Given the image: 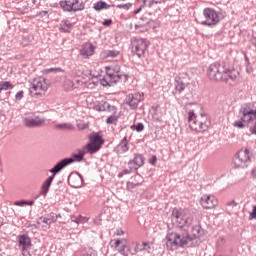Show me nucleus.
<instances>
[{"label":"nucleus","instance_id":"e433bc0d","mask_svg":"<svg viewBox=\"0 0 256 256\" xmlns=\"http://www.w3.org/2000/svg\"><path fill=\"white\" fill-rule=\"evenodd\" d=\"M111 109V105L108 102H104L103 105H95V111H105V109Z\"/></svg>","mask_w":256,"mask_h":256},{"label":"nucleus","instance_id":"20e7f679","mask_svg":"<svg viewBox=\"0 0 256 256\" xmlns=\"http://www.w3.org/2000/svg\"><path fill=\"white\" fill-rule=\"evenodd\" d=\"M172 219L180 228V233H182V231H187V229H191L193 216H191V212L189 210L183 208H174L172 211Z\"/></svg>","mask_w":256,"mask_h":256},{"label":"nucleus","instance_id":"6e6d98bb","mask_svg":"<svg viewBox=\"0 0 256 256\" xmlns=\"http://www.w3.org/2000/svg\"><path fill=\"white\" fill-rule=\"evenodd\" d=\"M227 205L237 207V203H235V201H230L227 203Z\"/></svg>","mask_w":256,"mask_h":256},{"label":"nucleus","instance_id":"ddd939ff","mask_svg":"<svg viewBox=\"0 0 256 256\" xmlns=\"http://www.w3.org/2000/svg\"><path fill=\"white\" fill-rule=\"evenodd\" d=\"M49 89V80L45 78H36L32 83V87L30 88V93L33 95H41L45 93Z\"/></svg>","mask_w":256,"mask_h":256},{"label":"nucleus","instance_id":"37998d69","mask_svg":"<svg viewBox=\"0 0 256 256\" xmlns=\"http://www.w3.org/2000/svg\"><path fill=\"white\" fill-rule=\"evenodd\" d=\"M77 127H78V129L83 131V130L89 128V124H87V123H85L83 121H79V122H77Z\"/></svg>","mask_w":256,"mask_h":256},{"label":"nucleus","instance_id":"c85d7f7f","mask_svg":"<svg viewBox=\"0 0 256 256\" xmlns=\"http://www.w3.org/2000/svg\"><path fill=\"white\" fill-rule=\"evenodd\" d=\"M134 29L136 33H147L149 29H151V26L149 25V22H138L135 24Z\"/></svg>","mask_w":256,"mask_h":256},{"label":"nucleus","instance_id":"052dcab7","mask_svg":"<svg viewBox=\"0 0 256 256\" xmlns=\"http://www.w3.org/2000/svg\"><path fill=\"white\" fill-rule=\"evenodd\" d=\"M4 223L3 220L0 219V227H3Z\"/></svg>","mask_w":256,"mask_h":256},{"label":"nucleus","instance_id":"09e8293b","mask_svg":"<svg viewBox=\"0 0 256 256\" xmlns=\"http://www.w3.org/2000/svg\"><path fill=\"white\" fill-rule=\"evenodd\" d=\"M250 133H252V135H256V122H254L253 126L250 127Z\"/></svg>","mask_w":256,"mask_h":256},{"label":"nucleus","instance_id":"393cba45","mask_svg":"<svg viewBox=\"0 0 256 256\" xmlns=\"http://www.w3.org/2000/svg\"><path fill=\"white\" fill-rule=\"evenodd\" d=\"M114 151L120 155L129 151V141L127 140V136L120 141V143L114 148Z\"/></svg>","mask_w":256,"mask_h":256},{"label":"nucleus","instance_id":"2eb2a0df","mask_svg":"<svg viewBox=\"0 0 256 256\" xmlns=\"http://www.w3.org/2000/svg\"><path fill=\"white\" fill-rule=\"evenodd\" d=\"M185 79H187V73H179L174 78V93H183L187 85L185 84Z\"/></svg>","mask_w":256,"mask_h":256},{"label":"nucleus","instance_id":"3c124183","mask_svg":"<svg viewBox=\"0 0 256 256\" xmlns=\"http://www.w3.org/2000/svg\"><path fill=\"white\" fill-rule=\"evenodd\" d=\"M149 161L151 165H155V163H157V156H153Z\"/></svg>","mask_w":256,"mask_h":256},{"label":"nucleus","instance_id":"f3484780","mask_svg":"<svg viewBox=\"0 0 256 256\" xmlns=\"http://www.w3.org/2000/svg\"><path fill=\"white\" fill-rule=\"evenodd\" d=\"M217 198L213 195H203L200 199V205L203 209H214L217 207Z\"/></svg>","mask_w":256,"mask_h":256},{"label":"nucleus","instance_id":"6ab92c4d","mask_svg":"<svg viewBox=\"0 0 256 256\" xmlns=\"http://www.w3.org/2000/svg\"><path fill=\"white\" fill-rule=\"evenodd\" d=\"M110 247L114 249V251H118L123 255L125 253V249L127 248V239H112L110 241Z\"/></svg>","mask_w":256,"mask_h":256},{"label":"nucleus","instance_id":"39448f33","mask_svg":"<svg viewBox=\"0 0 256 256\" xmlns=\"http://www.w3.org/2000/svg\"><path fill=\"white\" fill-rule=\"evenodd\" d=\"M106 74L100 78V85L103 87H113V85L119 83L123 76L119 74L121 66L119 64L110 65L105 67Z\"/></svg>","mask_w":256,"mask_h":256},{"label":"nucleus","instance_id":"b1692460","mask_svg":"<svg viewBox=\"0 0 256 256\" xmlns=\"http://www.w3.org/2000/svg\"><path fill=\"white\" fill-rule=\"evenodd\" d=\"M53 179H55V174L49 176L43 183L40 189V195L45 197L49 193V189L51 188V183H53Z\"/></svg>","mask_w":256,"mask_h":256},{"label":"nucleus","instance_id":"a18cd8bd","mask_svg":"<svg viewBox=\"0 0 256 256\" xmlns=\"http://www.w3.org/2000/svg\"><path fill=\"white\" fill-rule=\"evenodd\" d=\"M82 256H97V253L93 249H89L86 253H83Z\"/></svg>","mask_w":256,"mask_h":256},{"label":"nucleus","instance_id":"c03bdc74","mask_svg":"<svg viewBox=\"0 0 256 256\" xmlns=\"http://www.w3.org/2000/svg\"><path fill=\"white\" fill-rule=\"evenodd\" d=\"M253 219H256V205L253 206L252 212L249 215V221H253Z\"/></svg>","mask_w":256,"mask_h":256},{"label":"nucleus","instance_id":"2f4dec72","mask_svg":"<svg viewBox=\"0 0 256 256\" xmlns=\"http://www.w3.org/2000/svg\"><path fill=\"white\" fill-rule=\"evenodd\" d=\"M167 0H149V1H144V5L146 7H153V5H161V3H165Z\"/></svg>","mask_w":256,"mask_h":256},{"label":"nucleus","instance_id":"e2e57ef3","mask_svg":"<svg viewBox=\"0 0 256 256\" xmlns=\"http://www.w3.org/2000/svg\"><path fill=\"white\" fill-rule=\"evenodd\" d=\"M23 46H24V47L27 46V43H26V44H23Z\"/></svg>","mask_w":256,"mask_h":256},{"label":"nucleus","instance_id":"6e6552de","mask_svg":"<svg viewBox=\"0 0 256 256\" xmlns=\"http://www.w3.org/2000/svg\"><path fill=\"white\" fill-rule=\"evenodd\" d=\"M147 49H149V41L147 39L137 37L131 39V51L133 55H137L139 58L145 57Z\"/></svg>","mask_w":256,"mask_h":256},{"label":"nucleus","instance_id":"de8ad7c7","mask_svg":"<svg viewBox=\"0 0 256 256\" xmlns=\"http://www.w3.org/2000/svg\"><path fill=\"white\" fill-rule=\"evenodd\" d=\"M102 24L105 26V27H109V25H112L113 24V20L111 19H105Z\"/></svg>","mask_w":256,"mask_h":256},{"label":"nucleus","instance_id":"7c9ffc66","mask_svg":"<svg viewBox=\"0 0 256 256\" xmlns=\"http://www.w3.org/2000/svg\"><path fill=\"white\" fill-rule=\"evenodd\" d=\"M110 7H111V5H109L103 1H99L94 5L95 11H101V9H109Z\"/></svg>","mask_w":256,"mask_h":256},{"label":"nucleus","instance_id":"9b49d317","mask_svg":"<svg viewBox=\"0 0 256 256\" xmlns=\"http://www.w3.org/2000/svg\"><path fill=\"white\" fill-rule=\"evenodd\" d=\"M203 15L205 21L202 22V25H207L208 27H213L221 21V14L213 8H205L203 10Z\"/></svg>","mask_w":256,"mask_h":256},{"label":"nucleus","instance_id":"9d476101","mask_svg":"<svg viewBox=\"0 0 256 256\" xmlns=\"http://www.w3.org/2000/svg\"><path fill=\"white\" fill-rule=\"evenodd\" d=\"M22 123L25 127L33 129L35 127H41L45 125V118L35 115V113L29 112L22 116Z\"/></svg>","mask_w":256,"mask_h":256},{"label":"nucleus","instance_id":"8fccbe9b","mask_svg":"<svg viewBox=\"0 0 256 256\" xmlns=\"http://www.w3.org/2000/svg\"><path fill=\"white\" fill-rule=\"evenodd\" d=\"M28 248H24L22 249V255L23 256H31V253L29 252V250H27Z\"/></svg>","mask_w":256,"mask_h":256},{"label":"nucleus","instance_id":"ea45409f","mask_svg":"<svg viewBox=\"0 0 256 256\" xmlns=\"http://www.w3.org/2000/svg\"><path fill=\"white\" fill-rule=\"evenodd\" d=\"M117 9H124L125 11H129L131 7H133L132 3H126V4H118L116 5Z\"/></svg>","mask_w":256,"mask_h":256},{"label":"nucleus","instance_id":"4be33fe9","mask_svg":"<svg viewBox=\"0 0 256 256\" xmlns=\"http://www.w3.org/2000/svg\"><path fill=\"white\" fill-rule=\"evenodd\" d=\"M68 184L74 189H79V187H82L83 185V176L79 173H71L68 176Z\"/></svg>","mask_w":256,"mask_h":256},{"label":"nucleus","instance_id":"72a5a7b5","mask_svg":"<svg viewBox=\"0 0 256 256\" xmlns=\"http://www.w3.org/2000/svg\"><path fill=\"white\" fill-rule=\"evenodd\" d=\"M63 87L65 91H73L75 83H73L72 80L67 79L64 81Z\"/></svg>","mask_w":256,"mask_h":256},{"label":"nucleus","instance_id":"423d86ee","mask_svg":"<svg viewBox=\"0 0 256 256\" xmlns=\"http://www.w3.org/2000/svg\"><path fill=\"white\" fill-rule=\"evenodd\" d=\"M87 153H89V150L84 146L83 149L78 150V153L73 154L71 158H65L58 162L52 169H50V173L57 175V173L62 171V169H65L67 165H71V163H75V161L80 163V161H83Z\"/></svg>","mask_w":256,"mask_h":256},{"label":"nucleus","instance_id":"864d4df0","mask_svg":"<svg viewBox=\"0 0 256 256\" xmlns=\"http://www.w3.org/2000/svg\"><path fill=\"white\" fill-rule=\"evenodd\" d=\"M115 235L117 236L125 235V232L123 230H117Z\"/></svg>","mask_w":256,"mask_h":256},{"label":"nucleus","instance_id":"1a4fd4ad","mask_svg":"<svg viewBox=\"0 0 256 256\" xmlns=\"http://www.w3.org/2000/svg\"><path fill=\"white\" fill-rule=\"evenodd\" d=\"M89 143L86 144L84 147L87 149L90 155H94L103 147L105 140H103V136L100 135L98 132H93L89 135Z\"/></svg>","mask_w":256,"mask_h":256},{"label":"nucleus","instance_id":"473e14b6","mask_svg":"<svg viewBox=\"0 0 256 256\" xmlns=\"http://www.w3.org/2000/svg\"><path fill=\"white\" fill-rule=\"evenodd\" d=\"M14 205H16V207H25V205H28L31 207V206L35 205V201L21 200V201H16L14 203Z\"/></svg>","mask_w":256,"mask_h":256},{"label":"nucleus","instance_id":"4468645a","mask_svg":"<svg viewBox=\"0 0 256 256\" xmlns=\"http://www.w3.org/2000/svg\"><path fill=\"white\" fill-rule=\"evenodd\" d=\"M251 161V156L249 155V149H241L234 157L233 164L239 169L241 167H246L247 163Z\"/></svg>","mask_w":256,"mask_h":256},{"label":"nucleus","instance_id":"13d9d810","mask_svg":"<svg viewBox=\"0 0 256 256\" xmlns=\"http://www.w3.org/2000/svg\"><path fill=\"white\" fill-rule=\"evenodd\" d=\"M138 13H141V8H138L134 11V14L137 15Z\"/></svg>","mask_w":256,"mask_h":256},{"label":"nucleus","instance_id":"7ed1b4c3","mask_svg":"<svg viewBox=\"0 0 256 256\" xmlns=\"http://www.w3.org/2000/svg\"><path fill=\"white\" fill-rule=\"evenodd\" d=\"M188 123L192 131H197V133H205L211 127L209 117L205 114L197 116L194 110L188 111Z\"/></svg>","mask_w":256,"mask_h":256},{"label":"nucleus","instance_id":"5701e85b","mask_svg":"<svg viewBox=\"0 0 256 256\" xmlns=\"http://www.w3.org/2000/svg\"><path fill=\"white\" fill-rule=\"evenodd\" d=\"M17 242L20 249H29L31 247V238L26 234L17 236Z\"/></svg>","mask_w":256,"mask_h":256},{"label":"nucleus","instance_id":"bf43d9fd","mask_svg":"<svg viewBox=\"0 0 256 256\" xmlns=\"http://www.w3.org/2000/svg\"><path fill=\"white\" fill-rule=\"evenodd\" d=\"M134 179H135V180H137V179H141V176H139V175H135V176H134Z\"/></svg>","mask_w":256,"mask_h":256},{"label":"nucleus","instance_id":"f03ea898","mask_svg":"<svg viewBox=\"0 0 256 256\" xmlns=\"http://www.w3.org/2000/svg\"><path fill=\"white\" fill-rule=\"evenodd\" d=\"M207 77L210 81H223L228 85H235L237 82V73L219 63H213L207 68Z\"/></svg>","mask_w":256,"mask_h":256},{"label":"nucleus","instance_id":"c756f323","mask_svg":"<svg viewBox=\"0 0 256 256\" xmlns=\"http://www.w3.org/2000/svg\"><path fill=\"white\" fill-rule=\"evenodd\" d=\"M13 87H15L13 83L9 81H2L0 82V93L2 91H9V89H13Z\"/></svg>","mask_w":256,"mask_h":256},{"label":"nucleus","instance_id":"4c0bfd02","mask_svg":"<svg viewBox=\"0 0 256 256\" xmlns=\"http://www.w3.org/2000/svg\"><path fill=\"white\" fill-rule=\"evenodd\" d=\"M118 117H117V114H115V112L109 116L107 119H106V123L107 125H113L114 123H116L118 121Z\"/></svg>","mask_w":256,"mask_h":256},{"label":"nucleus","instance_id":"79ce46f5","mask_svg":"<svg viewBox=\"0 0 256 256\" xmlns=\"http://www.w3.org/2000/svg\"><path fill=\"white\" fill-rule=\"evenodd\" d=\"M74 223H87V221H89L88 217H84V216H78L76 217L74 220Z\"/></svg>","mask_w":256,"mask_h":256},{"label":"nucleus","instance_id":"412c9836","mask_svg":"<svg viewBox=\"0 0 256 256\" xmlns=\"http://www.w3.org/2000/svg\"><path fill=\"white\" fill-rule=\"evenodd\" d=\"M80 55L83 57V59H89V57H93V55H95V47L93 46V43L86 42L83 44L80 50Z\"/></svg>","mask_w":256,"mask_h":256},{"label":"nucleus","instance_id":"680f3d73","mask_svg":"<svg viewBox=\"0 0 256 256\" xmlns=\"http://www.w3.org/2000/svg\"><path fill=\"white\" fill-rule=\"evenodd\" d=\"M116 1H127V0H116Z\"/></svg>","mask_w":256,"mask_h":256},{"label":"nucleus","instance_id":"cd10ccee","mask_svg":"<svg viewBox=\"0 0 256 256\" xmlns=\"http://www.w3.org/2000/svg\"><path fill=\"white\" fill-rule=\"evenodd\" d=\"M58 219L57 214H55L54 212H51L50 214L41 217L40 221L42 223H44L47 227H49V225H52V223H55Z\"/></svg>","mask_w":256,"mask_h":256},{"label":"nucleus","instance_id":"dca6fc26","mask_svg":"<svg viewBox=\"0 0 256 256\" xmlns=\"http://www.w3.org/2000/svg\"><path fill=\"white\" fill-rule=\"evenodd\" d=\"M132 247H134V249H130L131 255H137L138 253H141L143 251H145L146 253H151L152 251L151 243L149 242H133Z\"/></svg>","mask_w":256,"mask_h":256},{"label":"nucleus","instance_id":"4d7b16f0","mask_svg":"<svg viewBox=\"0 0 256 256\" xmlns=\"http://www.w3.org/2000/svg\"><path fill=\"white\" fill-rule=\"evenodd\" d=\"M0 173H3V161L0 159Z\"/></svg>","mask_w":256,"mask_h":256},{"label":"nucleus","instance_id":"f704fd0d","mask_svg":"<svg viewBox=\"0 0 256 256\" xmlns=\"http://www.w3.org/2000/svg\"><path fill=\"white\" fill-rule=\"evenodd\" d=\"M56 128L62 129L64 131H72L73 124H69V123L58 124V125H56Z\"/></svg>","mask_w":256,"mask_h":256},{"label":"nucleus","instance_id":"603ef678","mask_svg":"<svg viewBox=\"0 0 256 256\" xmlns=\"http://www.w3.org/2000/svg\"><path fill=\"white\" fill-rule=\"evenodd\" d=\"M53 71H61V68H49L47 70L48 73H53Z\"/></svg>","mask_w":256,"mask_h":256},{"label":"nucleus","instance_id":"49530a36","mask_svg":"<svg viewBox=\"0 0 256 256\" xmlns=\"http://www.w3.org/2000/svg\"><path fill=\"white\" fill-rule=\"evenodd\" d=\"M131 168L130 169H124L122 172H119L118 177L121 178L123 175H129L131 173Z\"/></svg>","mask_w":256,"mask_h":256},{"label":"nucleus","instance_id":"f257e3e1","mask_svg":"<svg viewBox=\"0 0 256 256\" xmlns=\"http://www.w3.org/2000/svg\"><path fill=\"white\" fill-rule=\"evenodd\" d=\"M186 229V231L183 230L182 232H169L166 235V247L169 251H175L179 247H187L192 239H197L203 235V228L200 225L191 227L190 232L189 228Z\"/></svg>","mask_w":256,"mask_h":256},{"label":"nucleus","instance_id":"a211bd4d","mask_svg":"<svg viewBox=\"0 0 256 256\" xmlns=\"http://www.w3.org/2000/svg\"><path fill=\"white\" fill-rule=\"evenodd\" d=\"M145 165V157L141 154H134V158L128 161V167L131 171H137Z\"/></svg>","mask_w":256,"mask_h":256},{"label":"nucleus","instance_id":"a19ab883","mask_svg":"<svg viewBox=\"0 0 256 256\" xmlns=\"http://www.w3.org/2000/svg\"><path fill=\"white\" fill-rule=\"evenodd\" d=\"M23 97H25V92L23 90L18 91L15 95V102L19 103Z\"/></svg>","mask_w":256,"mask_h":256},{"label":"nucleus","instance_id":"0eeeda50","mask_svg":"<svg viewBox=\"0 0 256 256\" xmlns=\"http://www.w3.org/2000/svg\"><path fill=\"white\" fill-rule=\"evenodd\" d=\"M239 120L234 122V127L238 129H245V127H249L253 121H255V117L253 115V109L249 104L242 106L239 110L238 114Z\"/></svg>","mask_w":256,"mask_h":256},{"label":"nucleus","instance_id":"f8f14e48","mask_svg":"<svg viewBox=\"0 0 256 256\" xmlns=\"http://www.w3.org/2000/svg\"><path fill=\"white\" fill-rule=\"evenodd\" d=\"M59 5L63 11H67L68 13H75L85 9V3L81 0H61Z\"/></svg>","mask_w":256,"mask_h":256},{"label":"nucleus","instance_id":"a878e982","mask_svg":"<svg viewBox=\"0 0 256 256\" xmlns=\"http://www.w3.org/2000/svg\"><path fill=\"white\" fill-rule=\"evenodd\" d=\"M100 57L102 59H117V57H120L121 59V52L117 50H104L101 52Z\"/></svg>","mask_w":256,"mask_h":256},{"label":"nucleus","instance_id":"bb28decb","mask_svg":"<svg viewBox=\"0 0 256 256\" xmlns=\"http://www.w3.org/2000/svg\"><path fill=\"white\" fill-rule=\"evenodd\" d=\"M73 29V23H71V21L65 19L62 20L59 24V31L61 33H71Z\"/></svg>","mask_w":256,"mask_h":256},{"label":"nucleus","instance_id":"c9c22d12","mask_svg":"<svg viewBox=\"0 0 256 256\" xmlns=\"http://www.w3.org/2000/svg\"><path fill=\"white\" fill-rule=\"evenodd\" d=\"M140 185H141V182L129 181L126 184V187H127L128 191H133V189H135L136 187H139Z\"/></svg>","mask_w":256,"mask_h":256},{"label":"nucleus","instance_id":"aec40b11","mask_svg":"<svg viewBox=\"0 0 256 256\" xmlns=\"http://www.w3.org/2000/svg\"><path fill=\"white\" fill-rule=\"evenodd\" d=\"M143 101V93H134V94H129L127 96V103L131 109H137L139 107V103Z\"/></svg>","mask_w":256,"mask_h":256},{"label":"nucleus","instance_id":"5fc2aeb1","mask_svg":"<svg viewBox=\"0 0 256 256\" xmlns=\"http://www.w3.org/2000/svg\"><path fill=\"white\" fill-rule=\"evenodd\" d=\"M251 175L252 177H254L256 179V167H254L251 171Z\"/></svg>","mask_w":256,"mask_h":256},{"label":"nucleus","instance_id":"58836bf2","mask_svg":"<svg viewBox=\"0 0 256 256\" xmlns=\"http://www.w3.org/2000/svg\"><path fill=\"white\" fill-rule=\"evenodd\" d=\"M131 129L133 131H137V133H141V131H143V129H145V126L143 125V123H138L136 125L131 126Z\"/></svg>","mask_w":256,"mask_h":256}]
</instances>
